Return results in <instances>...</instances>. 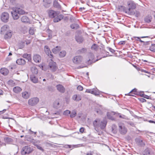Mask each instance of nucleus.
Here are the masks:
<instances>
[{
	"label": "nucleus",
	"mask_w": 155,
	"mask_h": 155,
	"mask_svg": "<svg viewBox=\"0 0 155 155\" xmlns=\"http://www.w3.org/2000/svg\"><path fill=\"white\" fill-rule=\"evenodd\" d=\"M13 11L11 12L12 16L14 20H17L19 18L18 14L23 15L25 14V11L21 8L18 7H13L12 8Z\"/></svg>",
	"instance_id": "1"
},
{
	"label": "nucleus",
	"mask_w": 155,
	"mask_h": 155,
	"mask_svg": "<svg viewBox=\"0 0 155 155\" xmlns=\"http://www.w3.org/2000/svg\"><path fill=\"white\" fill-rule=\"evenodd\" d=\"M9 15L7 12H3L1 15V19L2 21L4 23L7 22L9 20Z\"/></svg>",
	"instance_id": "2"
},
{
	"label": "nucleus",
	"mask_w": 155,
	"mask_h": 155,
	"mask_svg": "<svg viewBox=\"0 0 155 155\" xmlns=\"http://www.w3.org/2000/svg\"><path fill=\"white\" fill-rule=\"evenodd\" d=\"M48 66L50 69L52 71H55L58 68L56 63L54 62L52 59L51 60Z\"/></svg>",
	"instance_id": "3"
},
{
	"label": "nucleus",
	"mask_w": 155,
	"mask_h": 155,
	"mask_svg": "<svg viewBox=\"0 0 155 155\" xmlns=\"http://www.w3.org/2000/svg\"><path fill=\"white\" fill-rule=\"evenodd\" d=\"M32 149L31 148L30 146H26L22 148L21 153L22 154H29L32 151Z\"/></svg>",
	"instance_id": "4"
},
{
	"label": "nucleus",
	"mask_w": 155,
	"mask_h": 155,
	"mask_svg": "<svg viewBox=\"0 0 155 155\" xmlns=\"http://www.w3.org/2000/svg\"><path fill=\"white\" fill-rule=\"evenodd\" d=\"M39 99L37 97H34L29 99L28 101V104L31 106H34L39 102Z\"/></svg>",
	"instance_id": "5"
},
{
	"label": "nucleus",
	"mask_w": 155,
	"mask_h": 155,
	"mask_svg": "<svg viewBox=\"0 0 155 155\" xmlns=\"http://www.w3.org/2000/svg\"><path fill=\"white\" fill-rule=\"evenodd\" d=\"M128 5L129 7L128 9L127 12H130L131 9H135L136 7V4L133 1H130L127 2Z\"/></svg>",
	"instance_id": "6"
},
{
	"label": "nucleus",
	"mask_w": 155,
	"mask_h": 155,
	"mask_svg": "<svg viewBox=\"0 0 155 155\" xmlns=\"http://www.w3.org/2000/svg\"><path fill=\"white\" fill-rule=\"evenodd\" d=\"M82 59L83 57L81 56H76L73 59V61L75 64H79L81 63Z\"/></svg>",
	"instance_id": "7"
},
{
	"label": "nucleus",
	"mask_w": 155,
	"mask_h": 155,
	"mask_svg": "<svg viewBox=\"0 0 155 155\" xmlns=\"http://www.w3.org/2000/svg\"><path fill=\"white\" fill-rule=\"evenodd\" d=\"M119 130L121 134H124L127 132V129L125 127L123 124H119Z\"/></svg>",
	"instance_id": "8"
},
{
	"label": "nucleus",
	"mask_w": 155,
	"mask_h": 155,
	"mask_svg": "<svg viewBox=\"0 0 155 155\" xmlns=\"http://www.w3.org/2000/svg\"><path fill=\"white\" fill-rule=\"evenodd\" d=\"M44 50L46 54L51 58H53V56L51 54V52L48 48V47L46 45L44 47Z\"/></svg>",
	"instance_id": "9"
},
{
	"label": "nucleus",
	"mask_w": 155,
	"mask_h": 155,
	"mask_svg": "<svg viewBox=\"0 0 155 155\" xmlns=\"http://www.w3.org/2000/svg\"><path fill=\"white\" fill-rule=\"evenodd\" d=\"M4 38L5 39H8L10 38L12 35V30H10L7 31L5 33Z\"/></svg>",
	"instance_id": "10"
},
{
	"label": "nucleus",
	"mask_w": 155,
	"mask_h": 155,
	"mask_svg": "<svg viewBox=\"0 0 155 155\" xmlns=\"http://www.w3.org/2000/svg\"><path fill=\"white\" fill-rule=\"evenodd\" d=\"M10 30L9 26L7 25H5L2 27L1 29V32L2 34H4L7 31Z\"/></svg>",
	"instance_id": "11"
},
{
	"label": "nucleus",
	"mask_w": 155,
	"mask_h": 155,
	"mask_svg": "<svg viewBox=\"0 0 155 155\" xmlns=\"http://www.w3.org/2000/svg\"><path fill=\"white\" fill-rule=\"evenodd\" d=\"M33 59L36 63H39L41 61V57L38 54H35L33 56Z\"/></svg>",
	"instance_id": "12"
},
{
	"label": "nucleus",
	"mask_w": 155,
	"mask_h": 155,
	"mask_svg": "<svg viewBox=\"0 0 155 155\" xmlns=\"http://www.w3.org/2000/svg\"><path fill=\"white\" fill-rule=\"evenodd\" d=\"M57 90L61 93H64L65 91V89L62 85L59 84L56 86Z\"/></svg>",
	"instance_id": "13"
},
{
	"label": "nucleus",
	"mask_w": 155,
	"mask_h": 155,
	"mask_svg": "<svg viewBox=\"0 0 155 155\" xmlns=\"http://www.w3.org/2000/svg\"><path fill=\"white\" fill-rule=\"evenodd\" d=\"M107 121L106 119H105L102 121H100V124H99V127L101 129H104L105 127L107 124Z\"/></svg>",
	"instance_id": "14"
},
{
	"label": "nucleus",
	"mask_w": 155,
	"mask_h": 155,
	"mask_svg": "<svg viewBox=\"0 0 155 155\" xmlns=\"http://www.w3.org/2000/svg\"><path fill=\"white\" fill-rule=\"evenodd\" d=\"M59 14L58 13L53 10H50L49 12V15L50 17L53 18L56 17Z\"/></svg>",
	"instance_id": "15"
},
{
	"label": "nucleus",
	"mask_w": 155,
	"mask_h": 155,
	"mask_svg": "<svg viewBox=\"0 0 155 155\" xmlns=\"http://www.w3.org/2000/svg\"><path fill=\"white\" fill-rule=\"evenodd\" d=\"M64 18V16L62 15H58L56 17L54 18V22H57L60 21Z\"/></svg>",
	"instance_id": "16"
},
{
	"label": "nucleus",
	"mask_w": 155,
	"mask_h": 155,
	"mask_svg": "<svg viewBox=\"0 0 155 155\" xmlns=\"http://www.w3.org/2000/svg\"><path fill=\"white\" fill-rule=\"evenodd\" d=\"M88 58L89 59L87 61V63L89 64L91 63L90 61H91L94 58V54L91 53H89L87 55Z\"/></svg>",
	"instance_id": "17"
},
{
	"label": "nucleus",
	"mask_w": 155,
	"mask_h": 155,
	"mask_svg": "<svg viewBox=\"0 0 155 155\" xmlns=\"http://www.w3.org/2000/svg\"><path fill=\"white\" fill-rule=\"evenodd\" d=\"M99 124H100V120L99 119H97L94 121L93 124L95 130H97L96 129L99 127Z\"/></svg>",
	"instance_id": "18"
},
{
	"label": "nucleus",
	"mask_w": 155,
	"mask_h": 155,
	"mask_svg": "<svg viewBox=\"0 0 155 155\" xmlns=\"http://www.w3.org/2000/svg\"><path fill=\"white\" fill-rule=\"evenodd\" d=\"M143 155H154V154L149 148H147L144 150Z\"/></svg>",
	"instance_id": "19"
},
{
	"label": "nucleus",
	"mask_w": 155,
	"mask_h": 155,
	"mask_svg": "<svg viewBox=\"0 0 155 155\" xmlns=\"http://www.w3.org/2000/svg\"><path fill=\"white\" fill-rule=\"evenodd\" d=\"M16 62L18 64L22 65L25 64L26 61L24 59L19 58L16 60Z\"/></svg>",
	"instance_id": "20"
},
{
	"label": "nucleus",
	"mask_w": 155,
	"mask_h": 155,
	"mask_svg": "<svg viewBox=\"0 0 155 155\" xmlns=\"http://www.w3.org/2000/svg\"><path fill=\"white\" fill-rule=\"evenodd\" d=\"M72 98L74 100L78 101L81 100V97L80 95L75 94L73 96Z\"/></svg>",
	"instance_id": "21"
},
{
	"label": "nucleus",
	"mask_w": 155,
	"mask_h": 155,
	"mask_svg": "<svg viewBox=\"0 0 155 155\" xmlns=\"http://www.w3.org/2000/svg\"><path fill=\"white\" fill-rule=\"evenodd\" d=\"M115 113L114 112H108L107 113V115L108 118L112 120H115V119L112 116L113 115L115 114Z\"/></svg>",
	"instance_id": "22"
},
{
	"label": "nucleus",
	"mask_w": 155,
	"mask_h": 155,
	"mask_svg": "<svg viewBox=\"0 0 155 155\" xmlns=\"http://www.w3.org/2000/svg\"><path fill=\"white\" fill-rule=\"evenodd\" d=\"M31 80L34 83H36L38 82V79L34 75H31L30 77Z\"/></svg>",
	"instance_id": "23"
},
{
	"label": "nucleus",
	"mask_w": 155,
	"mask_h": 155,
	"mask_svg": "<svg viewBox=\"0 0 155 155\" xmlns=\"http://www.w3.org/2000/svg\"><path fill=\"white\" fill-rule=\"evenodd\" d=\"M0 72L2 74L6 75L8 73L9 71L6 68H2L0 69Z\"/></svg>",
	"instance_id": "24"
},
{
	"label": "nucleus",
	"mask_w": 155,
	"mask_h": 155,
	"mask_svg": "<svg viewBox=\"0 0 155 155\" xmlns=\"http://www.w3.org/2000/svg\"><path fill=\"white\" fill-rule=\"evenodd\" d=\"M61 49V47L60 46H57L52 50V52L54 54L58 53Z\"/></svg>",
	"instance_id": "25"
},
{
	"label": "nucleus",
	"mask_w": 155,
	"mask_h": 155,
	"mask_svg": "<svg viewBox=\"0 0 155 155\" xmlns=\"http://www.w3.org/2000/svg\"><path fill=\"white\" fill-rule=\"evenodd\" d=\"M53 106L54 108L56 109L59 108L61 107V105L59 102L57 101H56L54 102Z\"/></svg>",
	"instance_id": "26"
},
{
	"label": "nucleus",
	"mask_w": 155,
	"mask_h": 155,
	"mask_svg": "<svg viewBox=\"0 0 155 155\" xmlns=\"http://www.w3.org/2000/svg\"><path fill=\"white\" fill-rule=\"evenodd\" d=\"M5 141L8 143H12L13 141V140L11 138L6 137L4 139Z\"/></svg>",
	"instance_id": "27"
},
{
	"label": "nucleus",
	"mask_w": 155,
	"mask_h": 155,
	"mask_svg": "<svg viewBox=\"0 0 155 155\" xmlns=\"http://www.w3.org/2000/svg\"><path fill=\"white\" fill-rule=\"evenodd\" d=\"M30 96V94L27 91H25L22 93V96L25 99L28 98Z\"/></svg>",
	"instance_id": "28"
},
{
	"label": "nucleus",
	"mask_w": 155,
	"mask_h": 155,
	"mask_svg": "<svg viewBox=\"0 0 155 155\" xmlns=\"http://www.w3.org/2000/svg\"><path fill=\"white\" fill-rule=\"evenodd\" d=\"M31 71L32 73L34 74H37L38 72V69L35 66L32 67L31 68Z\"/></svg>",
	"instance_id": "29"
},
{
	"label": "nucleus",
	"mask_w": 155,
	"mask_h": 155,
	"mask_svg": "<svg viewBox=\"0 0 155 155\" xmlns=\"http://www.w3.org/2000/svg\"><path fill=\"white\" fill-rule=\"evenodd\" d=\"M21 88L19 87H16L13 89V91L15 93H18L21 91Z\"/></svg>",
	"instance_id": "30"
},
{
	"label": "nucleus",
	"mask_w": 155,
	"mask_h": 155,
	"mask_svg": "<svg viewBox=\"0 0 155 155\" xmlns=\"http://www.w3.org/2000/svg\"><path fill=\"white\" fill-rule=\"evenodd\" d=\"M131 93H132L134 94H137V89L135 88L133 89L128 94V95L131 96H134L133 95L131 94Z\"/></svg>",
	"instance_id": "31"
},
{
	"label": "nucleus",
	"mask_w": 155,
	"mask_h": 155,
	"mask_svg": "<svg viewBox=\"0 0 155 155\" xmlns=\"http://www.w3.org/2000/svg\"><path fill=\"white\" fill-rule=\"evenodd\" d=\"M75 39L77 42L79 43L82 42L84 40L83 38L82 37L79 36L76 37Z\"/></svg>",
	"instance_id": "32"
},
{
	"label": "nucleus",
	"mask_w": 155,
	"mask_h": 155,
	"mask_svg": "<svg viewBox=\"0 0 155 155\" xmlns=\"http://www.w3.org/2000/svg\"><path fill=\"white\" fill-rule=\"evenodd\" d=\"M98 45L97 44H94L92 46L91 48L92 50L97 51L98 49Z\"/></svg>",
	"instance_id": "33"
},
{
	"label": "nucleus",
	"mask_w": 155,
	"mask_h": 155,
	"mask_svg": "<svg viewBox=\"0 0 155 155\" xmlns=\"http://www.w3.org/2000/svg\"><path fill=\"white\" fill-rule=\"evenodd\" d=\"M21 20L23 22H26L28 21V19L26 16H24L21 17Z\"/></svg>",
	"instance_id": "34"
},
{
	"label": "nucleus",
	"mask_w": 155,
	"mask_h": 155,
	"mask_svg": "<svg viewBox=\"0 0 155 155\" xmlns=\"http://www.w3.org/2000/svg\"><path fill=\"white\" fill-rule=\"evenodd\" d=\"M87 51V49L86 48H82L81 49H79L78 50V52L79 54L84 53L86 52Z\"/></svg>",
	"instance_id": "35"
},
{
	"label": "nucleus",
	"mask_w": 155,
	"mask_h": 155,
	"mask_svg": "<svg viewBox=\"0 0 155 155\" xmlns=\"http://www.w3.org/2000/svg\"><path fill=\"white\" fill-rule=\"evenodd\" d=\"M53 5L54 7L58 8H60L61 7L60 5L58 4V2L56 0L54 1V2Z\"/></svg>",
	"instance_id": "36"
},
{
	"label": "nucleus",
	"mask_w": 155,
	"mask_h": 155,
	"mask_svg": "<svg viewBox=\"0 0 155 155\" xmlns=\"http://www.w3.org/2000/svg\"><path fill=\"white\" fill-rule=\"evenodd\" d=\"M70 27L72 29H77L79 27V25L76 24H72Z\"/></svg>",
	"instance_id": "37"
},
{
	"label": "nucleus",
	"mask_w": 155,
	"mask_h": 155,
	"mask_svg": "<svg viewBox=\"0 0 155 155\" xmlns=\"http://www.w3.org/2000/svg\"><path fill=\"white\" fill-rule=\"evenodd\" d=\"M77 114V112L76 110H74L72 111L71 113L70 116L71 118L74 117Z\"/></svg>",
	"instance_id": "38"
},
{
	"label": "nucleus",
	"mask_w": 155,
	"mask_h": 155,
	"mask_svg": "<svg viewBox=\"0 0 155 155\" xmlns=\"http://www.w3.org/2000/svg\"><path fill=\"white\" fill-rule=\"evenodd\" d=\"M66 54V53L65 51H63L60 52L59 55L61 57H64L65 56Z\"/></svg>",
	"instance_id": "39"
},
{
	"label": "nucleus",
	"mask_w": 155,
	"mask_h": 155,
	"mask_svg": "<svg viewBox=\"0 0 155 155\" xmlns=\"http://www.w3.org/2000/svg\"><path fill=\"white\" fill-rule=\"evenodd\" d=\"M151 18L150 16H147L144 19L145 21L147 23H149L151 21Z\"/></svg>",
	"instance_id": "40"
},
{
	"label": "nucleus",
	"mask_w": 155,
	"mask_h": 155,
	"mask_svg": "<svg viewBox=\"0 0 155 155\" xmlns=\"http://www.w3.org/2000/svg\"><path fill=\"white\" fill-rule=\"evenodd\" d=\"M149 49L151 51L155 52V45H152L150 47Z\"/></svg>",
	"instance_id": "41"
},
{
	"label": "nucleus",
	"mask_w": 155,
	"mask_h": 155,
	"mask_svg": "<svg viewBox=\"0 0 155 155\" xmlns=\"http://www.w3.org/2000/svg\"><path fill=\"white\" fill-rule=\"evenodd\" d=\"M27 140L28 141H29L31 143H32L34 144H35V143H36V142H35V141L33 139L28 138V139H27Z\"/></svg>",
	"instance_id": "42"
},
{
	"label": "nucleus",
	"mask_w": 155,
	"mask_h": 155,
	"mask_svg": "<svg viewBox=\"0 0 155 155\" xmlns=\"http://www.w3.org/2000/svg\"><path fill=\"white\" fill-rule=\"evenodd\" d=\"M29 32L31 35H34L35 33V29L33 28H31L29 30Z\"/></svg>",
	"instance_id": "43"
},
{
	"label": "nucleus",
	"mask_w": 155,
	"mask_h": 155,
	"mask_svg": "<svg viewBox=\"0 0 155 155\" xmlns=\"http://www.w3.org/2000/svg\"><path fill=\"white\" fill-rule=\"evenodd\" d=\"M70 114L71 111L68 110L64 111L63 113V114L66 116H68Z\"/></svg>",
	"instance_id": "44"
},
{
	"label": "nucleus",
	"mask_w": 155,
	"mask_h": 155,
	"mask_svg": "<svg viewBox=\"0 0 155 155\" xmlns=\"http://www.w3.org/2000/svg\"><path fill=\"white\" fill-rule=\"evenodd\" d=\"M141 97L147 99H150V97L147 95L143 94H141Z\"/></svg>",
	"instance_id": "45"
},
{
	"label": "nucleus",
	"mask_w": 155,
	"mask_h": 155,
	"mask_svg": "<svg viewBox=\"0 0 155 155\" xmlns=\"http://www.w3.org/2000/svg\"><path fill=\"white\" fill-rule=\"evenodd\" d=\"M119 117L120 118H122L125 119H128L127 118V117H126V116L124 115H120L119 116Z\"/></svg>",
	"instance_id": "46"
},
{
	"label": "nucleus",
	"mask_w": 155,
	"mask_h": 155,
	"mask_svg": "<svg viewBox=\"0 0 155 155\" xmlns=\"http://www.w3.org/2000/svg\"><path fill=\"white\" fill-rule=\"evenodd\" d=\"M94 94L95 95H98L99 94V92L97 91V89L94 88Z\"/></svg>",
	"instance_id": "47"
},
{
	"label": "nucleus",
	"mask_w": 155,
	"mask_h": 155,
	"mask_svg": "<svg viewBox=\"0 0 155 155\" xmlns=\"http://www.w3.org/2000/svg\"><path fill=\"white\" fill-rule=\"evenodd\" d=\"M35 145L36 146L37 148L38 149H39L41 150H42V151L44 150L43 149V148L40 146L38 145Z\"/></svg>",
	"instance_id": "48"
},
{
	"label": "nucleus",
	"mask_w": 155,
	"mask_h": 155,
	"mask_svg": "<svg viewBox=\"0 0 155 155\" xmlns=\"http://www.w3.org/2000/svg\"><path fill=\"white\" fill-rule=\"evenodd\" d=\"M77 89L79 91H82L83 89V87L82 86L79 85L77 87Z\"/></svg>",
	"instance_id": "49"
},
{
	"label": "nucleus",
	"mask_w": 155,
	"mask_h": 155,
	"mask_svg": "<svg viewBox=\"0 0 155 155\" xmlns=\"http://www.w3.org/2000/svg\"><path fill=\"white\" fill-rule=\"evenodd\" d=\"M107 49L112 53H114L115 51L114 50L111 48L107 47Z\"/></svg>",
	"instance_id": "50"
},
{
	"label": "nucleus",
	"mask_w": 155,
	"mask_h": 155,
	"mask_svg": "<svg viewBox=\"0 0 155 155\" xmlns=\"http://www.w3.org/2000/svg\"><path fill=\"white\" fill-rule=\"evenodd\" d=\"M127 123L128 124H129L130 126H131L132 127H134V124L132 122L129 121L128 122H127Z\"/></svg>",
	"instance_id": "51"
},
{
	"label": "nucleus",
	"mask_w": 155,
	"mask_h": 155,
	"mask_svg": "<svg viewBox=\"0 0 155 155\" xmlns=\"http://www.w3.org/2000/svg\"><path fill=\"white\" fill-rule=\"evenodd\" d=\"M29 55L27 54H24L23 55L22 57L24 58H28Z\"/></svg>",
	"instance_id": "52"
},
{
	"label": "nucleus",
	"mask_w": 155,
	"mask_h": 155,
	"mask_svg": "<svg viewBox=\"0 0 155 155\" xmlns=\"http://www.w3.org/2000/svg\"><path fill=\"white\" fill-rule=\"evenodd\" d=\"M125 44V41H120L118 44L120 45H124Z\"/></svg>",
	"instance_id": "53"
},
{
	"label": "nucleus",
	"mask_w": 155,
	"mask_h": 155,
	"mask_svg": "<svg viewBox=\"0 0 155 155\" xmlns=\"http://www.w3.org/2000/svg\"><path fill=\"white\" fill-rule=\"evenodd\" d=\"M93 152L90 151L89 152L86 153V155H93Z\"/></svg>",
	"instance_id": "54"
},
{
	"label": "nucleus",
	"mask_w": 155,
	"mask_h": 155,
	"mask_svg": "<svg viewBox=\"0 0 155 155\" xmlns=\"http://www.w3.org/2000/svg\"><path fill=\"white\" fill-rule=\"evenodd\" d=\"M140 100L141 102L142 103L145 102L146 101V100L143 98H140Z\"/></svg>",
	"instance_id": "55"
},
{
	"label": "nucleus",
	"mask_w": 155,
	"mask_h": 155,
	"mask_svg": "<svg viewBox=\"0 0 155 155\" xmlns=\"http://www.w3.org/2000/svg\"><path fill=\"white\" fill-rule=\"evenodd\" d=\"M150 41H144L143 44L144 45H149L150 44Z\"/></svg>",
	"instance_id": "56"
},
{
	"label": "nucleus",
	"mask_w": 155,
	"mask_h": 155,
	"mask_svg": "<svg viewBox=\"0 0 155 155\" xmlns=\"http://www.w3.org/2000/svg\"><path fill=\"white\" fill-rule=\"evenodd\" d=\"M84 129L83 127H81L80 129V130H79L80 132L81 133H82L84 131Z\"/></svg>",
	"instance_id": "57"
},
{
	"label": "nucleus",
	"mask_w": 155,
	"mask_h": 155,
	"mask_svg": "<svg viewBox=\"0 0 155 155\" xmlns=\"http://www.w3.org/2000/svg\"><path fill=\"white\" fill-rule=\"evenodd\" d=\"M148 36H146V37L143 36V37H136L135 38H137V39H138L137 40L139 41L140 40V38H148Z\"/></svg>",
	"instance_id": "58"
},
{
	"label": "nucleus",
	"mask_w": 155,
	"mask_h": 155,
	"mask_svg": "<svg viewBox=\"0 0 155 155\" xmlns=\"http://www.w3.org/2000/svg\"><path fill=\"white\" fill-rule=\"evenodd\" d=\"M52 114L53 115H54L55 114L57 115H59L60 114V113L59 111H57L55 113H52Z\"/></svg>",
	"instance_id": "59"
},
{
	"label": "nucleus",
	"mask_w": 155,
	"mask_h": 155,
	"mask_svg": "<svg viewBox=\"0 0 155 155\" xmlns=\"http://www.w3.org/2000/svg\"><path fill=\"white\" fill-rule=\"evenodd\" d=\"M25 42H26V44L27 45H28L30 43L31 41L30 40H27L25 41Z\"/></svg>",
	"instance_id": "60"
},
{
	"label": "nucleus",
	"mask_w": 155,
	"mask_h": 155,
	"mask_svg": "<svg viewBox=\"0 0 155 155\" xmlns=\"http://www.w3.org/2000/svg\"><path fill=\"white\" fill-rule=\"evenodd\" d=\"M29 131L30 132V133H29L30 134H32L33 133H34L35 134H36L37 133L36 132H34L33 131H32L31 129L29 130Z\"/></svg>",
	"instance_id": "61"
},
{
	"label": "nucleus",
	"mask_w": 155,
	"mask_h": 155,
	"mask_svg": "<svg viewBox=\"0 0 155 155\" xmlns=\"http://www.w3.org/2000/svg\"><path fill=\"white\" fill-rule=\"evenodd\" d=\"M91 89H87L86 90L85 92L88 93H91Z\"/></svg>",
	"instance_id": "62"
},
{
	"label": "nucleus",
	"mask_w": 155,
	"mask_h": 155,
	"mask_svg": "<svg viewBox=\"0 0 155 155\" xmlns=\"http://www.w3.org/2000/svg\"><path fill=\"white\" fill-rule=\"evenodd\" d=\"M39 133L41 136H44L45 135V134L42 132H39Z\"/></svg>",
	"instance_id": "63"
},
{
	"label": "nucleus",
	"mask_w": 155,
	"mask_h": 155,
	"mask_svg": "<svg viewBox=\"0 0 155 155\" xmlns=\"http://www.w3.org/2000/svg\"><path fill=\"white\" fill-rule=\"evenodd\" d=\"M148 121L150 123H153L155 124V121L153 120H149Z\"/></svg>",
	"instance_id": "64"
}]
</instances>
